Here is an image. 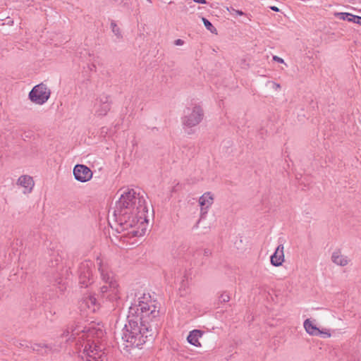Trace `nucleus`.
I'll return each mask as SVG.
<instances>
[{
	"mask_svg": "<svg viewBox=\"0 0 361 361\" xmlns=\"http://www.w3.org/2000/svg\"><path fill=\"white\" fill-rule=\"evenodd\" d=\"M120 192L114 209L118 225L117 231H126L127 235L133 236L144 235L148 224L145 197L131 188L121 190Z\"/></svg>",
	"mask_w": 361,
	"mask_h": 361,
	"instance_id": "1",
	"label": "nucleus"
},
{
	"mask_svg": "<svg viewBox=\"0 0 361 361\" xmlns=\"http://www.w3.org/2000/svg\"><path fill=\"white\" fill-rule=\"evenodd\" d=\"M149 336L148 324L138 317L129 316L121 333V344L128 351L130 348H140Z\"/></svg>",
	"mask_w": 361,
	"mask_h": 361,
	"instance_id": "2",
	"label": "nucleus"
},
{
	"mask_svg": "<svg viewBox=\"0 0 361 361\" xmlns=\"http://www.w3.org/2000/svg\"><path fill=\"white\" fill-rule=\"evenodd\" d=\"M104 336V331L99 326L92 324L88 329L82 330L80 338L83 339L84 348L81 355L85 361H106L107 357L102 348L98 345L94 338H99Z\"/></svg>",
	"mask_w": 361,
	"mask_h": 361,
	"instance_id": "3",
	"label": "nucleus"
},
{
	"mask_svg": "<svg viewBox=\"0 0 361 361\" xmlns=\"http://www.w3.org/2000/svg\"><path fill=\"white\" fill-rule=\"evenodd\" d=\"M97 264L104 283L99 288L101 295L110 302L118 301L120 299L121 289L117 281L102 258H97Z\"/></svg>",
	"mask_w": 361,
	"mask_h": 361,
	"instance_id": "4",
	"label": "nucleus"
},
{
	"mask_svg": "<svg viewBox=\"0 0 361 361\" xmlns=\"http://www.w3.org/2000/svg\"><path fill=\"white\" fill-rule=\"evenodd\" d=\"M134 312L137 314L135 317L142 319V321H145L147 324L149 320L159 314L157 303L152 299L149 293L142 294L138 298L137 304L135 307H130V313L133 314Z\"/></svg>",
	"mask_w": 361,
	"mask_h": 361,
	"instance_id": "5",
	"label": "nucleus"
},
{
	"mask_svg": "<svg viewBox=\"0 0 361 361\" xmlns=\"http://www.w3.org/2000/svg\"><path fill=\"white\" fill-rule=\"evenodd\" d=\"M204 110L199 104H190L187 106L181 118L184 128H191L199 125L204 118Z\"/></svg>",
	"mask_w": 361,
	"mask_h": 361,
	"instance_id": "6",
	"label": "nucleus"
},
{
	"mask_svg": "<svg viewBox=\"0 0 361 361\" xmlns=\"http://www.w3.org/2000/svg\"><path fill=\"white\" fill-rule=\"evenodd\" d=\"M51 96V90L46 84L40 83L35 85L29 93L30 100L37 105L45 104Z\"/></svg>",
	"mask_w": 361,
	"mask_h": 361,
	"instance_id": "7",
	"label": "nucleus"
},
{
	"mask_svg": "<svg viewBox=\"0 0 361 361\" xmlns=\"http://www.w3.org/2000/svg\"><path fill=\"white\" fill-rule=\"evenodd\" d=\"M100 307L95 296L92 294H87L82 297L79 303V308L83 314H89L96 312Z\"/></svg>",
	"mask_w": 361,
	"mask_h": 361,
	"instance_id": "8",
	"label": "nucleus"
},
{
	"mask_svg": "<svg viewBox=\"0 0 361 361\" xmlns=\"http://www.w3.org/2000/svg\"><path fill=\"white\" fill-rule=\"evenodd\" d=\"M92 263L85 261L81 263L79 268V282L82 286H87L92 280Z\"/></svg>",
	"mask_w": 361,
	"mask_h": 361,
	"instance_id": "9",
	"label": "nucleus"
},
{
	"mask_svg": "<svg viewBox=\"0 0 361 361\" xmlns=\"http://www.w3.org/2000/svg\"><path fill=\"white\" fill-rule=\"evenodd\" d=\"M111 109V102L109 96L102 95L96 99L94 104L95 115L98 116H106Z\"/></svg>",
	"mask_w": 361,
	"mask_h": 361,
	"instance_id": "10",
	"label": "nucleus"
},
{
	"mask_svg": "<svg viewBox=\"0 0 361 361\" xmlns=\"http://www.w3.org/2000/svg\"><path fill=\"white\" fill-rule=\"evenodd\" d=\"M73 175L77 180L85 183L92 178V171L85 165L77 164L73 169Z\"/></svg>",
	"mask_w": 361,
	"mask_h": 361,
	"instance_id": "11",
	"label": "nucleus"
},
{
	"mask_svg": "<svg viewBox=\"0 0 361 361\" xmlns=\"http://www.w3.org/2000/svg\"><path fill=\"white\" fill-rule=\"evenodd\" d=\"M214 195L210 192H204L200 197L198 202L200 207V215L204 216L207 214L208 209L214 202Z\"/></svg>",
	"mask_w": 361,
	"mask_h": 361,
	"instance_id": "12",
	"label": "nucleus"
},
{
	"mask_svg": "<svg viewBox=\"0 0 361 361\" xmlns=\"http://www.w3.org/2000/svg\"><path fill=\"white\" fill-rule=\"evenodd\" d=\"M17 185L23 188V193H30L35 186V182L30 176L23 175L20 176L17 180Z\"/></svg>",
	"mask_w": 361,
	"mask_h": 361,
	"instance_id": "13",
	"label": "nucleus"
},
{
	"mask_svg": "<svg viewBox=\"0 0 361 361\" xmlns=\"http://www.w3.org/2000/svg\"><path fill=\"white\" fill-rule=\"evenodd\" d=\"M303 326L306 332L311 336L324 334L328 338L331 337L329 332L320 330L310 319L305 320Z\"/></svg>",
	"mask_w": 361,
	"mask_h": 361,
	"instance_id": "14",
	"label": "nucleus"
},
{
	"mask_svg": "<svg viewBox=\"0 0 361 361\" xmlns=\"http://www.w3.org/2000/svg\"><path fill=\"white\" fill-rule=\"evenodd\" d=\"M331 259L334 264L340 267H345L350 262L348 257L343 254L339 249L332 252Z\"/></svg>",
	"mask_w": 361,
	"mask_h": 361,
	"instance_id": "15",
	"label": "nucleus"
},
{
	"mask_svg": "<svg viewBox=\"0 0 361 361\" xmlns=\"http://www.w3.org/2000/svg\"><path fill=\"white\" fill-rule=\"evenodd\" d=\"M284 260V247L283 245H279L271 256V264L274 267H279L282 265Z\"/></svg>",
	"mask_w": 361,
	"mask_h": 361,
	"instance_id": "16",
	"label": "nucleus"
},
{
	"mask_svg": "<svg viewBox=\"0 0 361 361\" xmlns=\"http://www.w3.org/2000/svg\"><path fill=\"white\" fill-rule=\"evenodd\" d=\"M203 336V331L197 329H195L191 331L189 333V335L187 337L188 342L195 346V347H201V343L199 341V339L202 338Z\"/></svg>",
	"mask_w": 361,
	"mask_h": 361,
	"instance_id": "17",
	"label": "nucleus"
},
{
	"mask_svg": "<svg viewBox=\"0 0 361 361\" xmlns=\"http://www.w3.org/2000/svg\"><path fill=\"white\" fill-rule=\"evenodd\" d=\"M202 20L206 27V28L209 30L212 33L216 34V29L213 26V25L205 18H202Z\"/></svg>",
	"mask_w": 361,
	"mask_h": 361,
	"instance_id": "18",
	"label": "nucleus"
},
{
	"mask_svg": "<svg viewBox=\"0 0 361 361\" xmlns=\"http://www.w3.org/2000/svg\"><path fill=\"white\" fill-rule=\"evenodd\" d=\"M231 298L228 293H222L219 297V302L221 303H226L230 300Z\"/></svg>",
	"mask_w": 361,
	"mask_h": 361,
	"instance_id": "19",
	"label": "nucleus"
},
{
	"mask_svg": "<svg viewBox=\"0 0 361 361\" xmlns=\"http://www.w3.org/2000/svg\"><path fill=\"white\" fill-rule=\"evenodd\" d=\"M348 22H352L361 25V17L351 14L350 18H347Z\"/></svg>",
	"mask_w": 361,
	"mask_h": 361,
	"instance_id": "20",
	"label": "nucleus"
},
{
	"mask_svg": "<svg viewBox=\"0 0 361 361\" xmlns=\"http://www.w3.org/2000/svg\"><path fill=\"white\" fill-rule=\"evenodd\" d=\"M111 27H112V31L118 37H121V32H120V30L119 28L117 27V25H116L115 23H111Z\"/></svg>",
	"mask_w": 361,
	"mask_h": 361,
	"instance_id": "21",
	"label": "nucleus"
},
{
	"mask_svg": "<svg viewBox=\"0 0 361 361\" xmlns=\"http://www.w3.org/2000/svg\"><path fill=\"white\" fill-rule=\"evenodd\" d=\"M228 10L231 12L232 13H235L236 15H238V16H243L244 15V13L242 11H239V10H236L233 8H231L230 9L228 8Z\"/></svg>",
	"mask_w": 361,
	"mask_h": 361,
	"instance_id": "22",
	"label": "nucleus"
},
{
	"mask_svg": "<svg viewBox=\"0 0 361 361\" xmlns=\"http://www.w3.org/2000/svg\"><path fill=\"white\" fill-rule=\"evenodd\" d=\"M340 16L341 19L347 20V18H350L351 13H338Z\"/></svg>",
	"mask_w": 361,
	"mask_h": 361,
	"instance_id": "23",
	"label": "nucleus"
},
{
	"mask_svg": "<svg viewBox=\"0 0 361 361\" xmlns=\"http://www.w3.org/2000/svg\"><path fill=\"white\" fill-rule=\"evenodd\" d=\"M273 60L274 61L278 62V63H284V60L283 59L280 58L278 56H273Z\"/></svg>",
	"mask_w": 361,
	"mask_h": 361,
	"instance_id": "24",
	"label": "nucleus"
},
{
	"mask_svg": "<svg viewBox=\"0 0 361 361\" xmlns=\"http://www.w3.org/2000/svg\"><path fill=\"white\" fill-rule=\"evenodd\" d=\"M272 87L275 90H280L281 88V85L279 83H277V82H272Z\"/></svg>",
	"mask_w": 361,
	"mask_h": 361,
	"instance_id": "25",
	"label": "nucleus"
},
{
	"mask_svg": "<svg viewBox=\"0 0 361 361\" xmlns=\"http://www.w3.org/2000/svg\"><path fill=\"white\" fill-rule=\"evenodd\" d=\"M42 347L45 348V353L51 351V348L47 345L44 344Z\"/></svg>",
	"mask_w": 361,
	"mask_h": 361,
	"instance_id": "26",
	"label": "nucleus"
},
{
	"mask_svg": "<svg viewBox=\"0 0 361 361\" xmlns=\"http://www.w3.org/2000/svg\"><path fill=\"white\" fill-rule=\"evenodd\" d=\"M183 44V41L180 39L176 40V42H175L176 45H182Z\"/></svg>",
	"mask_w": 361,
	"mask_h": 361,
	"instance_id": "27",
	"label": "nucleus"
},
{
	"mask_svg": "<svg viewBox=\"0 0 361 361\" xmlns=\"http://www.w3.org/2000/svg\"><path fill=\"white\" fill-rule=\"evenodd\" d=\"M270 8L272 10V11H276V12H279V8L276 6H271Z\"/></svg>",
	"mask_w": 361,
	"mask_h": 361,
	"instance_id": "28",
	"label": "nucleus"
},
{
	"mask_svg": "<svg viewBox=\"0 0 361 361\" xmlns=\"http://www.w3.org/2000/svg\"><path fill=\"white\" fill-rule=\"evenodd\" d=\"M193 1L198 4H205L206 3L205 0H193Z\"/></svg>",
	"mask_w": 361,
	"mask_h": 361,
	"instance_id": "29",
	"label": "nucleus"
}]
</instances>
